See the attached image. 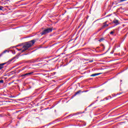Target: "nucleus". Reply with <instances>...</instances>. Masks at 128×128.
<instances>
[{
	"instance_id": "f257e3e1",
	"label": "nucleus",
	"mask_w": 128,
	"mask_h": 128,
	"mask_svg": "<svg viewBox=\"0 0 128 128\" xmlns=\"http://www.w3.org/2000/svg\"><path fill=\"white\" fill-rule=\"evenodd\" d=\"M34 44V40H32L30 42H26L23 46V49L22 50V52H26L28 48H30V46H32V45Z\"/></svg>"
},
{
	"instance_id": "f03ea898",
	"label": "nucleus",
	"mask_w": 128,
	"mask_h": 128,
	"mask_svg": "<svg viewBox=\"0 0 128 128\" xmlns=\"http://www.w3.org/2000/svg\"><path fill=\"white\" fill-rule=\"evenodd\" d=\"M52 32V28H48L47 29L44 30L42 33V36L44 34H48V32Z\"/></svg>"
},
{
	"instance_id": "7ed1b4c3",
	"label": "nucleus",
	"mask_w": 128,
	"mask_h": 128,
	"mask_svg": "<svg viewBox=\"0 0 128 128\" xmlns=\"http://www.w3.org/2000/svg\"><path fill=\"white\" fill-rule=\"evenodd\" d=\"M106 22H108V21H106L102 24V28L100 29V30H102V29L104 28H105L108 26L109 24H106Z\"/></svg>"
},
{
	"instance_id": "20e7f679",
	"label": "nucleus",
	"mask_w": 128,
	"mask_h": 128,
	"mask_svg": "<svg viewBox=\"0 0 128 128\" xmlns=\"http://www.w3.org/2000/svg\"><path fill=\"white\" fill-rule=\"evenodd\" d=\"M34 74V72L26 73V74H22V76H30L31 74Z\"/></svg>"
},
{
	"instance_id": "39448f33",
	"label": "nucleus",
	"mask_w": 128,
	"mask_h": 128,
	"mask_svg": "<svg viewBox=\"0 0 128 128\" xmlns=\"http://www.w3.org/2000/svg\"><path fill=\"white\" fill-rule=\"evenodd\" d=\"M100 74H102V73H96L92 74L90 75V76H100Z\"/></svg>"
},
{
	"instance_id": "423d86ee",
	"label": "nucleus",
	"mask_w": 128,
	"mask_h": 128,
	"mask_svg": "<svg viewBox=\"0 0 128 128\" xmlns=\"http://www.w3.org/2000/svg\"><path fill=\"white\" fill-rule=\"evenodd\" d=\"M9 52V51L8 50H4L3 52H2V53L1 54V56H2V54H6V52Z\"/></svg>"
},
{
	"instance_id": "0eeeda50",
	"label": "nucleus",
	"mask_w": 128,
	"mask_h": 128,
	"mask_svg": "<svg viewBox=\"0 0 128 128\" xmlns=\"http://www.w3.org/2000/svg\"><path fill=\"white\" fill-rule=\"evenodd\" d=\"M114 24H118V20H114Z\"/></svg>"
},
{
	"instance_id": "6e6552de",
	"label": "nucleus",
	"mask_w": 128,
	"mask_h": 128,
	"mask_svg": "<svg viewBox=\"0 0 128 128\" xmlns=\"http://www.w3.org/2000/svg\"><path fill=\"white\" fill-rule=\"evenodd\" d=\"M114 34V31H112L110 32V34Z\"/></svg>"
},
{
	"instance_id": "1a4fd4ad",
	"label": "nucleus",
	"mask_w": 128,
	"mask_h": 128,
	"mask_svg": "<svg viewBox=\"0 0 128 128\" xmlns=\"http://www.w3.org/2000/svg\"><path fill=\"white\" fill-rule=\"evenodd\" d=\"M0 84H4V80H0Z\"/></svg>"
},
{
	"instance_id": "9d476101",
	"label": "nucleus",
	"mask_w": 128,
	"mask_h": 128,
	"mask_svg": "<svg viewBox=\"0 0 128 128\" xmlns=\"http://www.w3.org/2000/svg\"><path fill=\"white\" fill-rule=\"evenodd\" d=\"M3 8H4V7L0 6V10H2Z\"/></svg>"
},
{
	"instance_id": "9b49d317",
	"label": "nucleus",
	"mask_w": 128,
	"mask_h": 128,
	"mask_svg": "<svg viewBox=\"0 0 128 128\" xmlns=\"http://www.w3.org/2000/svg\"><path fill=\"white\" fill-rule=\"evenodd\" d=\"M80 94V91L77 92L75 94V96H76V94Z\"/></svg>"
},
{
	"instance_id": "f8f14e48",
	"label": "nucleus",
	"mask_w": 128,
	"mask_h": 128,
	"mask_svg": "<svg viewBox=\"0 0 128 128\" xmlns=\"http://www.w3.org/2000/svg\"><path fill=\"white\" fill-rule=\"evenodd\" d=\"M126 0H120V2H124Z\"/></svg>"
},
{
	"instance_id": "ddd939ff",
	"label": "nucleus",
	"mask_w": 128,
	"mask_h": 128,
	"mask_svg": "<svg viewBox=\"0 0 128 128\" xmlns=\"http://www.w3.org/2000/svg\"><path fill=\"white\" fill-rule=\"evenodd\" d=\"M102 46H103L102 50H104V45H102Z\"/></svg>"
},
{
	"instance_id": "4468645a",
	"label": "nucleus",
	"mask_w": 128,
	"mask_h": 128,
	"mask_svg": "<svg viewBox=\"0 0 128 128\" xmlns=\"http://www.w3.org/2000/svg\"><path fill=\"white\" fill-rule=\"evenodd\" d=\"M16 50H22V48L18 49V48H16Z\"/></svg>"
},
{
	"instance_id": "2eb2a0df",
	"label": "nucleus",
	"mask_w": 128,
	"mask_h": 128,
	"mask_svg": "<svg viewBox=\"0 0 128 128\" xmlns=\"http://www.w3.org/2000/svg\"><path fill=\"white\" fill-rule=\"evenodd\" d=\"M90 62H92V60L90 61Z\"/></svg>"
},
{
	"instance_id": "dca6fc26",
	"label": "nucleus",
	"mask_w": 128,
	"mask_h": 128,
	"mask_svg": "<svg viewBox=\"0 0 128 128\" xmlns=\"http://www.w3.org/2000/svg\"><path fill=\"white\" fill-rule=\"evenodd\" d=\"M100 42H102V40H100Z\"/></svg>"
},
{
	"instance_id": "f3484780",
	"label": "nucleus",
	"mask_w": 128,
	"mask_h": 128,
	"mask_svg": "<svg viewBox=\"0 0 128 128\" xmlns=\"http://www.w3.org/2000/svg\"><path fill=\"white\" fill-rule=\"evenodd\" d=\"M0 70H2V68H0Z\"/></svg>"
},
{
	"instance_id": "a211bd4d",
	"label": "nucleus",
	"mask_w": 128,
	"mask_h": 128,
	"mask_svg": "<svg viewBox=\"0 0 128 128\" xmlns=\"http://www.w3.org/2000/svg\"><path fill=\"white\" fill-rule=\"evenodd\" d=\"M108 30V28L106 29V30Z\"/></svg>"
},
{
	"instance_id": "6ab92c4d",
	"label": "nucleus",
	"mask_w": 128,
	"mask_h": 128,
	"mask_svg": "<svg viewBox=\"0 0 128 128\" xmlns=\"http://www.w3.org/2000/svg\"><path fill=\"white\" fill-rule=\"evenodd\" d=\"M2 56V55H0V56Z\"/></svg>"
}]
</instances>
